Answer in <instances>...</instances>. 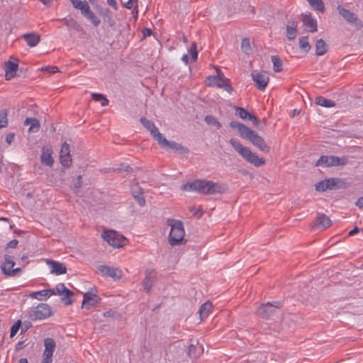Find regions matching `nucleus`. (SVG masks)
I'll return each instance as SVG.
<instances>
[{"mask_svg": "<svg viewBox=\"0 0 363 363\" xmlns=\"http://www.w3.org/2000/svg\"><path fill=\"white\" fill-rule=\"evenodd\" d=\"M181 189L188 191H196L204 195L224 193L226 187L223 184L206 179H196L181 186Z\"/></svg>", "mask_w": 363, "mask_h": 363, "instance_id": "1", "label": "nucleus"}, {"mask_svg": "<svg viewBox=\"0 0 363 363\" xmlns=\"http://www.w3.org/2000/svg\"><path fill=\"white\" fill-rule=\"evenodd\" d=\"M230 126L237 129L242 138L249 140L260 151L266 153L270 151V147L267 145L264 138L245 124L233 121L230 123Z\"/></svg>", "mask_w": 363, "mask_h": 363, "instance_id": "2", "label": "nucleus"}, {"mask_svg": "<svg viewBox=\"0 0 363 363\" xmlns=\"http://www.w3.org/2000/svg\"><path fill=\"white\" fill-rule=\"evenodd\" d=\"M233 149L247 162L255 167H259L265 164V160L259 157L256 153L245 146H243L238 140L231 138L229 140Z\"/></svg>", "mask_w": 363, "mask_h": 363, "instance_id": "3", "label": "nucleus"}, {"mask_svg": "<svg viewBox=\"0 0 363 363\" xmlns=\"http://www.w3.org/2000/svg\"><path fill=\"white\" fill-rule=\"evenodd\" d=\"M167 223L171 227L169 234V243L172 246L179 245L184 240L185 235L183 223L175 219H168Z\"/></svg>", "mask_w": 363, "mask_h": 363, "instance_id": "4", "label": "nucleus"}, {"mask_svg": "<svg viewBox=\"0 0 363 363\" xmlns=\"http://www.w3.org/2000/svg\"><path fill=\"white\" fill-rule=\"evenodd\" d=\"M52 315L51 307L47 303H39L32 308L28 313V318L33 321L43 320Z\"/></svg>", "mask_w": 363, "mask_h": 363, "instance_id": "5", "label": "nucleus"}, {"mask_svg": "<svg viewBox=\"0 0 363 363\" xmlns=\"http://www.w3.org/2000/svg\"><path fill=\"white\" fill-rule=\"evenodd\" d=\"M15 259L16 257L11 255L10 252H8V253L4 255V261L1 265V269L4 274L11 277L19 276L21 274V268H14L16 265Z\"/></svg>", "mask_w": 363, "mask_h": 363, "instance_id": "6", "label": "nucleus"}, {"mask_svg": "<svg viewBox=\"0 0 363 363\" xmlns=\"http://www.w3.org/2000/svg\"><path fill=\"white\" fill-rule=\"evenodd\" d=\"M102 238L109 245L114 247H121L125 245L126 239L114 230H107L102 233Z\"/></svg>", "mask_w": 363, "mask_h": 363, "instance_id": "7", "label": "nucleus"}, {"mask_svg": "<svg viewBox=\"0 0 363 363\" xmlns=\"http://www.w3.org/2000/svg\"><path fill=\"white\" fill-rule=\"evenodd\" d=\"M339 14L350 25L354 26L357 29H361L363 28V22L358 18L357 15L346 9L343 6L339 5L337 7Z\"/></svg>", "mask_w": 363, "mask_h": 363, "instance_id": "8", "label": "nucleus"}, {"mask_svg": "<svg viewBox=\"0 0 363 363\" xmlns=\"http://www.w3.org/2000/svg\"><path fill=\"white\" fill-rule=\"evenodd\" d=\"M160 139L158 140V144L163 148L165 149H171L176 152H179L181 154H186L189 152V150L184 147L182 144L177 143L174 141L168 140L164 136H159Z\"/></svg>", "mask_w": 363, "mask_h": 363, "instance_id": "9", "label": "nucleus"}, {"mask_svg": "<svg viewBox=\"0 0 363 363\" xmlns=\"http://www.w3.org/2000/svg\"><path fill=\"white\" fill-rule=\"evenodd\" d=\"M44 346L42 363H52V355L56 347L55 341L51 337H47L44 340Z\"/></svg>", "mask_w": 363, "mask_h": 363, "instance_id": "10", "label": "nucleus"}, {"mask_svg": "<svg viewBox=\"0 0 363 363\" xmlns=\"http://www.w3.org/2000/svg\"><path fill=\"white\" fill-rule=\"evenodd\" d=\"M280 306L281 303L279 301H275L274 303L267 302L261 305L257 308V313L263 318H268L274 314L277 309L279 308Z\"/></svg>", "mask_w": 363, "mask_h": 363, "instance_id": "11", "label": "nucleus"}, {"mask_svg": "<svg viewBox=\"0 0 363 363\" xmlns=\"http://www.w3.org/2000/svg\"><path fill=\"white\" fill-rule=\"evenodd\" d=\"M101 301V298L92 291H87L83 295V301L82 308L89 310L91 308L96 306Z\"/></svg>", "mask_w": 363, "mask_h": 363, "instance_id": "12", "label": "nucleus"}, {"mask_svg": "<svg viewBox=\"0 0 363 363\" xmlns=\"http://www.w3.org/2000/svg\"><path fill=\"white\" fill-rule=\"evenodd\" d=\"M253 82L259 90H264L269 82L268 74L266 72L253 71L251 74Z\"/></svg>", "mask_w": 363, "mask_h": 363, "instance_id": "13", "label": "nucleus"}, {"mask_svg": "<svg viewBox=\"0 0 363 363\" xmlns=\"http://www.w3.org/2000/svg\"><path fill=\"white\" fill-rule=\"evenodd\" d=\"M84 17H85L89 21H90L94 26L97 27L101 23L99 18L91 11L88 3L84 4V5L79 9Z\"/></svg>", "mask_w": 363, "mask_h": 363, "instance_id": "14", "label": "nucleus"}, {"mask_svg": "<svg viewBox=\"0 0 363 363\" xmlns=\"http://www.w3.org/2000/svg\"><path fill=\"white\" fill-rule=\"evenodd\" d=\"M140 122L148 131H150L152 138L155 140H157V142H158V140L160 139L159 136H162L163 134L160 133L158 128L156 127L155 123L152 121H150L147 118H146L145 117H141L140 118Z\"/></svg>", "mask_w": 363, "mask_h": 363, "instance_id": "15", "label": "nucleus"}, {"mask_svg": "<svg viewBox=\"0 0 363 363\" xmlns=\"http://www.w3.org/2000/svg\"><path fill=\"white\" fill-rule=\"evenodd\" d=\"M340 179L335 178H330L322 180L315 184V189L318 191H324L327 189H335Z\"/></svg>", "mask_w": 363, "mask_h": 363, "instance_id": "16", "label": "nucleus"}, {"mask_svg": "<svg viewBox=\"0 0 363 363\" xmlns=\"http://www.w3.org/2000/svg\"><path fill=\"white\" fill-rule=\"evenodd\" d=\"M331 220L328 216L324 213H318L314 220L313 228H317L319 230H325L331 225Z\"/></svg>", "mask_w": 363, "mask_h": 363, "instance_id": "17", "label": "nucleus"}, {"mask_svg": "<svg viewBox=\"0 0 363 363\" xmlns=\"http://www.w3.org/2000/svg\"><path fill=\"white\" fill-rule=\"evenodd\" d=\"M46 263L50 267V273L52 274L60 275L67 272L66 266L61 262L48 259Z\"/></svg>", "mask_w": 363, "mask_h": 363, "instance_id": "18", "label": "nucleus"}, {"mask_svg": "<svg viewBox=\"0 0 363 363\" xmlns=\"http://www.w3.org/2000/svg\"><path fill=\"white\" fill-rule=\"evenodd\" d=\"M99 270L105 276L113 278L120 279L122 277L121 271L113 267H108L106 265H100Z\"/></svg>", "mask_w": 363, "mask_h": 363, "instance_id": "19", "label": "nucleus"}, {"mask_svg": "<svg viewBox=\"0 0 363 363\" xmlns=\"http://www.w3.org/2000/svg\"><path fill=\"white\" fill-rule=\"evenodd\" d=\"M302 21L303 26L309 32L314 33L317 31V21L312 18L310 12L302 14Z\"/></svg>", "mask_w": 363, "mask_h": 363, "instance_id": "20", "label": "nucleus"}, {"mask_svg": "<svg viewBox=\"0 0 363 363\" xmlns=\"http://www.w3.org/2000/svg\"><path fill=\"white\" fill-rule=\"evenodd\" d=\"M235 114L242 119L252 121L255 126H257V125L259 124V119L255 115L251 114L244 108L238 107L236 108Z\"/></svg>", "mask_w": 363, "mask_h": 363, "instance_id": "21", "label": "nucleus"}, {"mask_svg": "<svg viewBox=\"0 0 363 363\" xmlns=\"http://www.w3.org/2000/svg\"><path fill=\"white\" fill-rule=\"evenodd\" d=\"M18 68V61H8L5 62L4 70L6 72V79H10L16 76Z\"/></svg>", "mask_w": 363, "mask_h": 363, "instance_id": "22", "label": "nucleus"}, {"mask_svg": "<svg viewBox=\"0 0 363 363\" xmlns=\"http://www.w3.org/2000/svg\"><path fill=\"white\" fill-rule=\"evenodd\" d=\"M52 150L50 147H43L41 151L40 160L43 164L51 167L54 164V160L52 156Z\"/></svg>", "mask_w": 363, "mask_h": 363, "instance_id": "23", "label": "nucleus"}, {"mask_svg": "<svg viewBox=\"0 0 363 363\" xmlns=\"http://www.w3.org/2000/svg\"><path fill=\"white\" fill-rule=\"evenodd\" d=\"M40 35L35 32L24 33V41L31 47H35L40 41Z\"/></svg>", "mask_w": 363, "mask_h": 363, "instance_id": "24", "label": "nucleus"}, {"mask_svg": "<svg viewBox=\"0 0 363 363\" xmlns=\"http://www.w3.org/2000/svg\"><path fill=\"white\" fill-rule=\"evenodd\" d=\"M24 125L29 126L28 130L29 133H37L40 128L39 120L33 117H27L24 120Z\"/></svg>", "mask_w": 363, "mask_h": 363, "instance_id": "25", "label": "nucleus"}, {"mask_svg": "<svg viewBox=\"0 0 363 363\" xmlns=\"http://www.w3.org/2000/svg\"><path fill=\"white\" fill-rule=\"evenodd\" d=\"M154 270L147 269L145 271V277L143 281V286L146 291H150L152 289L154 280Z\"/></svg>", "mask_w": 363, "mask_h": 363, "instance_id": "26", "label": "nucleus"}, {"mask_svg": "<svg viewBox=\"0 0 363 363\" xmlns=\"http://www.w3.org/2000/svg\"><path fill=\"white\" fill-rule=\"evenodd\" d=\"M217 86L220 88L224 89L228 93H231L233 91V88L230 84V81L228 79L224 77L223 73L219 70L218 72V78L217 82Z\"/></svg>", "mask_w": 363, "mask_h": 363, "instance_id": "27", "label": "nucleus"}, {"mask_svg": "<svg viewBox=\"0 0 363 363\" xmlns=\"http://www.w3.org/2000/svg\"><path fill=\"white\" fill-rule=\"evenodd\" d=\"M297 33V23L289 21L286 25V37L289 40L295 39Z\"/></svg>", "mask_w": 363, "mask_h": 363, "instance_id": "28", "label": "nucleus"}, {"mask_svg": "<svg viewBox=\"0 0 363 363\" xmlns=\"http://www.w3.org/2000/svg\"><path fill=\"white\" fill-rule=\"evenodd\" d=\"M333 155H322L315 162L316 167H333Z\"/></svg>", "mask_w": 363, "mask_h": 363, "instance_id": "29", "label": "nucleus"}, {"mask_svg": "<svg viewBox=\"0 0 363 363\" xmlns=\"http://www.w3.org/2000/svg\"><path fill=\"white\" fill-rule=\"evenodd\" d=\"M328 51L327 44L323 39H319L315 43V55L317 56L323 55Z\"/></svg>", "mask_w": 363, "mask_h": 363, "instance_id": "30", "label": "nucleus"}, {"mask_svg": "<svg viewBox=\"0 0 363 363\" xmlns=\"http://www.w3.org/2000/svg\"><path fill=\"white\" fill-rule=\"evenodd\" d=\"M315 103L323 107L330 108L335 106V103L333 101L325 99L323 96H317L315 99Z\"/></svg>", "mask_w": 363, "mask_h": 363, "instance_id": "31", "label": "nucleus"}, {"mask_svg": "<svg viewBox=\"0 0 363 363\" xmlns=\"http://www.w3.org/2000/svg\"><path fill=\"white\" fill-rule=\"evenodd\" d=\"M211 307L212 304L210 301H206L200 306L199 312L201 319L208 315Z\"/></svg>", "mask_w": 363, "mask_h": 363, "instance_id": "32", "label": "nucleus"}, {"mask_svg": "<svg viewBox=\"0 0 363 363\" xmlns=\"http://www.w3.org/2000/svg\"><path fill=\"white\" fill-rule=\"evenodd\" d=\"M307 1L314 9L321 13L325 12V6L322 0H307Z\"/></svg>", "mask_w": 363, "mask_h": 363, "instance_id": "33", "label": "nucleus"}, {"mask_svg": "<svg viewBox=\"0 0 363 363\" xmlns=\"http://www.w3.org/2000/svg\"><path fill=\"white\" fill-rule=\"evenodd\" d=\"M273 63V69L275 72H279L282 70V62L280 57L277 55H273L271 57Z\"/></svg>", "mask_w": 363, "mask_h": 363, "instance_id": "34", "label": "nucleus"}, {"mask_svg": "<svg viewBox=\"0 0 363 363\" xmlns=\"http://www.w3.org/2000/svg\"><path fill=\"white\" fill-rule=\"evenodd\" d=\"M44 290L35 291V292H30V293H24V296H28L32 298H35L39 301H45L46 300L45 294H44Z\"/></svg>", "mask_w": 363, "mask_h": 363, "instance_id": "35", "label": "nucleus"}, {"mask_svg": "<svg viewBox=\"0 0 363 363\" xmlns=\"http://www.w3.org/2000/svg\"><path fill=\"white\" fill-rule=\"evenodd\" d=\"M204 121L207 124L215 126L217 129H220L221 128V123L213 116H206Z\"/></svg>", "mask_w": 363, "mask_h": 363, "instance_id": "36", "label": "nucleus"}, {"mask_svg": "<svg viewBox=\"0 0 363 363\" xmlns=\"http://www.w3.org/2000/svg\"><path fill=\"white\" fill-rule=\"evenodd\" d=\"M74 295V293L67 288V291H65L64 294L61 295L62 301L67 306L71 305L73 303L71 297Z\"/></svg>", "mask_w": 363, "mask_h": 363, "instance_id": "37", "label": "nucleus"}, {"mask_svg": "<svg viewBox=\"0 0 363 363\" xmlns=\"http://www.w3.org/2000/svg\"><path fill=\"white\" fill-rule=\"evenodd\" d=\"M299 47L300 48L308 52L311 49V45L308 43V36H302L299 38Z\"/></svg>", "mask_w": 363, "mask_h": 363, "instance_id": "38", "label": "nucleus"}, {"mask_svg": "<svg viewBox=\"0 0 363 363\" xmlns=\"http://www.w3.org/2000/svg\"><path fill=\"white\" fill-rule=\"evenodd\" d=\"M138 0H128L125 3H123V6L128 9H133V13L138 15Z\"/></svg>", "mask_w": 363, "mask_h": 363, "instance_id": "39", "label": "nucleus"}, {"mask_svg": "<svg viewBox=\"0 0 363 363\" xmlns=\"http://www.w3.org/2000/svg\"><path fill=\"white\" fill-rule=\"evenodd\" d=\"M333 163H334L333 167L345 166L349 162V160H348L347 157H346V156L339 157L333 155Z\"/></svg>", "mask_w": 363, "mask_h": 363, "instance_id": "40", "label": "nucleus"}, {"mask_svg": "<svg viewBox=\"0 0 363 363\" xmlns=\"http://www.w3.org/2000/svg\"><path fill=\"white\" fill-rule=\"evenodd\" d=\"M91 97L96 101H101L102 106H106L108 104V100L101 94L94 93L91 94Z\"/></svg>", "mask_w": 363, "mask_h": 363, "instance_id": "41", "label": "nucleus"}, {"mask_svg": "<svg viewBox=\"0 0 363 363\" xmlns=\"http://www.w3.org/2000/svg\"><path fill=\"white\" fill-rule=\"evenodd\" d=\"M200 354V352L197 351V347L194 344L191 343L189 346L188 350V355L190 358H196L199 354Z\"/></svg>", "mask_w": 363, "mask_h": 363, "instance_id": "42", "label": "nucleus"}, {"mask_svg": "<svg viewBox=\"0 0 363 363\" xmlns=\"http://www.w3.org/2000/svg\"><path fill=\"white\" fill-rule=\"evenodd\" d=\"M61 164L65 167H69L72 164V158L70 155L67 156H60Z\"/></svg>", "mask_w": 363, "mask_h": 363, "instance_id": "43", "label": "nucleus"}, {"mask_svg": "<svg viewBox=\"0 0 363 363\" xmlns=\"http://www.w3.org/2000/svg\"><path fill=\"white\" fill-rule=\"evenodd\" d=\"M241 48L242 51L246 53L249 54L251 50L250 43V40L247 38H243L241 43Z\"/></svg>", "mask_w": 363, "mask_h": 363, "instance_id": "44", "label": "nucleus"}, {"mask_svg": "<svg viewBox=\"0 0 363 363\" xmlns=\"http://www.w3.org/2000/svg\"><path fill=\"white\" fill-rule=\"evenodd\" d=\"M189 52L191 55L192 60L195 61L198 57L197 46L196 43L194 42L191 43L189 49Z\"/></svg>", "mask_w": 363, "mask_h": 363, "instance_id": "45", "label": "nucleus"}, {"mask_svg": "<svg viewBox=\"0 0 363 363\" xmlns=\"http://www.w3.org/2000/svg\"><path fill=\"white\" fill-rule=\"evenodd\" d=\"M55 295H62L65 291H67V287L63 283L58 284L55 288Z\"/></svg>", "mask_w": 363, "mask_h": 363, "instance_id": "46", "label": "nucleus"}, {"mask_svg": "<svg viewBox=\"0 0 363 363\" xmlns=\"http://www.w3.org/2000/svg\"><path fill=\"white\" fill-rule=\"evenodd\" d=\"M21 326V320H18L17 322H16L12 325V327L11 328V333H10V337H13L14 335H16V334L17 333V332L20 329Z\"/></svg>", "mask_w": 363, "mask_h": 363, "instance_id": "47", "label": "nucleus"}, {"mask_svg": "<svg viewBox=\"0 0 363 363\" xmlns=\"http://www.w3.org/2000/svg\"><path fill=\"white\" fill-rule=\"evenodd\" d=\"M134 198L140 206L145 205V199L143 191H139L138 194H135Z\"/></svg>", "mask_w": 363, "mask_h": 363, "instance_id": "48", "label": "nucleus"}, {"mask_svg": "<svg viewBox=\"0 0 363 363\" xmlns=\"http://www.w3.org/2000/svg\"><path fill=\"white\" fill-rule=\"evenodd\" d=\"M70 155V148L69 145L65 142L61 147L60 156H67Z\"/></svg>", "mask_w": 363, "mask_h": 363, "instance_id": "49", "label": "nucleus"}, {"mask_svg": "<svg viewBox=\"0 0 363 363\" xmlns=\"http://www.w3.org/2000/svg\"><path fill=\"white\" fill-rule=\"evenodd\" d=\"M7 114L6 112L2 111L0 112V128H4L7 125Z\"/></svg>", "mask_w": 363, "mask_h": 363, "instance_id": "50", "label": "nucleus"}, {"mask_svg": "<svg viewBox=\"0 0 363 363\" xmlns=\"http://www.w3.org/2000/svg\"><path fill=\"white\" fill-rule=\"evenodd\" d=\"M99 15L104 19L111 20L112 18L111 11L108 8H105L103 11H99Z\"/></svg>", "mask_w": 363, "mask_h": 363, "instance_id": "51", "label": "nucleus"}, {"mask_svg": "<svg viewBox=\"0 0 363 363\" xmlns=\"http://www.w3.org/2000/svg\"><path fill=\"white\" fill-rule=\"evenodd\" d=\"M218 74L217 76H209L207 78V85L209 86H217Z\"/></svg>", "mask_w": 363, "mask_h": 363, "instance_id": "52", "label": "nucleus"}, {"mask_svg": "<svg viewBox=\"0 0 363 363\" xmlns=\"http://www.w3.org/2000/svg\"><path fill=\"white\" fill-rule=\"evenodd\" d=\"M72 4L75 9H80L81 7L84 5V4L86 3V1L82 0H70Z\"/></svg>", "mask_w": 363, "mask_h": 363, "instance_id": "53", "label": "nucleus"}, {"mask_svg": "<svg viewBox=\"0 0 363 363\" xmlns=\"http://www.w3.org/2000/svg\"><path fill=\"white\" fill-rule=\"evenodd\" d=\"M42 70L48 71V72H50L51 74L57 73L59 72V69L55 66L45 67L42 68Z\"/></svg>", "mask_w": 363, "mask_h": 363, "instance_id": "54", "label": "nucleus"}, {"mask_svg": "<svg viewBox=\"0 0 363 363\" xmlns=\"http://www.w3.org/2000/svg\"><path fill=\"white\" fill-rule=\"evenodd\" d=\"M82 185V175H79L77 177V182L74 184V188H75L74 191L76 193H77V189H79V188H81Z\"/></svg>", "mask_w": 363, "mask_h": 363, "instance_id": "55", "label": "nucleus"}, {"mask_svg": "<svg viewBox=\"0 0 363 363\" xmlns=\"http://www.w3.org/2000/svg\"><path fill=\"white\" fill-rule=\"evenodd\" d=\"M18 243V241L16 239L11 240L7 243L6 248L8 250L9 248H15Z\"/></svg>", "mask_w": 363, "mask_h": 363, "instance_id": "56", "label": "nucleus"}, {"mask_svg": "<svg viewBox=\"0 0 363 363\" xmlns=\"http://www.w3.org/2000/svg\"><path fill=\"white\" fill-rule=\"evenodd\" d=\"M46 300L50 298L52 295H55V289H44Z\"/></svg>", "mask_w": 363, "mask_h": 363, "instance_id": "57", "label": "nucleus"}, {"mask_svg": "<svg viewBox=\"0 0 363 363\" xmlns=\"http://www.w3.org/2000/svg\"><path fill=\"white\" fill-rule=\"evenodd\" d=\"M190 210L193 212L194 215L198 218L201 217L203 215V212L201 210L196 209L195 207H191Z\"/></svg>", "mask_w": 363, "mask_h": 363, "instance_id": "58", "label": "nucleus"}, {"mask_svg": "<svg viewBox=\"0 0 363 363\" xmlns=\"http://www.w3.org/2000/svg\"><path fill=\"white\" fill-rule=\"evenodd\" d=\"M107 4L112 7L114 10H118V6L116 0H106Z\"/></svg>", "mask_w": 363, "mask_h": 363, "instance_id": "59", "label": "nucleus"}, {"mask_svg": "<svg viewBox=\"0 0 363 363\" xmlns=\"http://www.w3.org/2000/svg\"><path fill=\"white\" fill-rule=\"evenodd\" d=\"M139 191H142V189L138 184H136L132 187V194H133V197L135 196V194H138Z\"/></svg>", "mask_w": 363, "mask_h": 363, "instance_id": "60", "label": "nucleus"}, {"mask_svg": "<svg viewBox=\"0 0 363 363\" xmlns=\"http://www.w3.org/2000/svg\"><path fill=\"white\" fill-rule=\"evenodd\" d=\"M13 139H14V134L9 133L6 136V141L7 142L8 144H11L12 143V141L13 140Z\"/></svg>", "mask_w": 363, "mask_h": 363, "instance_id": "61", "label": "nucleus"}, {"mask_svg": "<svg viewBox=\"0 0 363 363\" xmlns=\"http://www.w3.org/2000/svg\"><path fill=\"white\" fill-rule=\"evenodd\" d=\"M355 205L359 208H363V196L358 199V200L355 203Z\"/></svg>", "mask_w": 363, "mask_h": 363, "instance_id": "62", "label": "nucleus"}, {"mask_svg": "<svg viewBox=\"0 0 363 363\" xmlns=\"http://www.w3.org/2000/svg\"><path fill=\"white\" fill-rule=\"evenodd\" d=\"M131 169L132 168L129 165H125V164H121V167L118 168V169L120 171L123 170V171H125V172H129Z\"/></svg>", "mask_w": 363, "mask_h": 363, "instance_id": "63", "label": "nucleus"}, {"mask_svg": "<svg viewBox=\"0 0 363 363\" xmlns=\"http://www.w3.org/2000/svg\"><path fill=\"white\" fill-rule=\"evenodd\" d=\"M359 228L358 227H354L352 230H351L349 232L348 235H349L350 236H352V235H354L357 234V233H359Z\"/></svg>", "mask_w": 363, "mask_h": 363, "instance_id": "64", "label": "nucleus"}]
</instances>
